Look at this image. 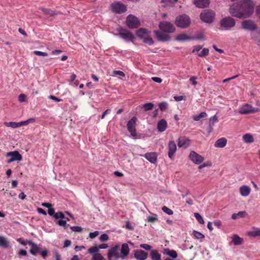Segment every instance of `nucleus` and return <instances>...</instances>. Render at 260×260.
Segmentation results:
<instances>
[{"instance_id": "1", "label": "nucleus", "mask_w": 260, "mask_h": 260, "mask_svg": "<svg viewBox=\"0 0 260 260\" xmlns=\"http://www.w3.org/2000/svg\"><path fill=\"white\" fill-rule=\"evenodd\" d=\"M254 4L252 0H241L230 6V13L235 17L242 19L249 17L253 13Z\"/></svg>"}, {"instance_id": "2", "label": "nucleus", "mask_w": 260, "mask_h": 260, "mask_svg": "<svg viewBox=\"0 0 260 260\" xmlns=\"http://www.w3.org/2000/svg\"><path fill=\"white\" fill-rule=\"evenodd\" d=\"M158 27L160 30H155L154 33L157 39L161 42L170 40L171 36L168 34L174 32L176 29L172 23L166 21H160L158 24Z\"/></svg>"}, {"instance_id": "3", "label": "nucleus", "mask_w": 260, "mask_h": 260, "mask_svg": "<svg viewBox=\"0 0 260 260\" xmlns=\"http://www.w3.org/2000/svg\"><path fill=\"white\" fill-rule=\"evenodd\" d=\"M137 35L143 40L144 43L151 46L153 44L154 41L150 36V31L146 28H141L137 30Z\"/></svg>"}, {"instance_id": "4", "label": "nucleus", "mask_w": 260, "mask_h": 260, "mask_svg": "<svg viewBox=\"0 0 260 260\" xmlns=\"http://www.w3.org/2000/svg\"><path fill=\"white\" fill-rule=\"evenodd\" d=\"M190 19L186 14H182L176 17L175 20L176 25L181 28H186L190 24Z\"/></svg>"}, {"instance_id": "5", "label": "nucleus", "mask_w": 260, "mask_h": 260, "mask_svg": "<svg viewBox=\"0 0 260 260\" xmlns=\"http://www.w3.org/2000/svg\"><path fill=\"white\" fill-rule=\"evenodd\" d=\"M215 13L211 10H204L201 13L200 17L201 19L206 23H210L213 21Z\"/></svg>"}, {"instance_id": "6", "label": "nucleus", "mask_w": 260, "mask_h": 260, "mask_svg": "<svg viewBox=\"0 0 260 260\" xmlns=\"http://www.w3.org/2000/svg\"><path fill=\"white\" fill-rule=\"evenodd\" d=\"M117 30L118 32L117 35L119 36L121 38L125 41L131 40L135 38L132 32L126 29L122 28V27H119L117 29Z\"/></svg>"}, {"instance_id": "7", "label": "nucleus", "mask_w": 260, "mask_h": 260, "mask_svg": "<svg viewBox=\"0 0 260 260\" xmlns=\"http://www.w3.org/2000/svg\"><path fill=\"white\" fill-rule=\"evenodd\" d=\"M111 11L116 14H122L127 11L126 6L120 2H114L111 5Z\"/></svg>"}, {"instance_id": "8", "label": "nucleus", "mask_w": 260, "mask_h": 260, "mask_svg": "<svg viewBox=\"0 0 260 260\" xmlns=\"http://www.w3.org/2000/svg\"><path fill=\"white\" fill-rule=\"evenodd\" d=\"M7 159L6 162L10 164L15 161H20L22 159V155L17 151H13L7 152L6 154Z\"/></svg>"}, {"instance_id": "9", "label": "nucleus", "mask_w": 260, "mask_h": 260, "mask_svg": "<svg viewBox=\"0 0 260 260\" xmlns=\"http://www.w3.org/2000/svg\"><path fill=\"white\" fill-rule=\"evenodd\" d=\"M220 23L223 29L229 30L235 25L236 22L233 18L226 17L221 19Z\"/></svg>"}, {"instance_id": "10", "label": "nucleus", "mask_w": 260, "mask_h": 260, "mask_svg": "<svg viewBox=\"0 0 260 260\" xmlns=\"http://www.w3.org/2000/svg\"><path fill=\"white\" fill-rule=\"evenodd\" d=\"M137 120V118L136 117H133L128 121L127 124V130L134 139L137 138V135L136 129Z\"/></svg>"}, {"instance_id": "11", "label": "nucleus", "mask_w": 260, "mask_h": 260, "mask_svg": "<svg viewBox=\"0 0 260 260\" xmlns=\"http://www.w3.org/2000/svg\"><path fill=\"white\" fill-rule=\"evenodd\" d=\"M126 23L130 28H138L140 25V22L138 18L132 15H129L126 17Z\"/></svg>"}, {"instance_id": "12", "label": "nucleus", "mask_w": 260, "mask_h": 260, "mask_svg": "<svg viewBox=\"0 0 260 260\" xmlns=\"http://www.w3.org/2000/svg\"><path fill=\"white\" fill-rule=\"evenodd\" d=\"M119 246L117 245L109 249L107 254L109 260H117L120 257L119 254Z\"/></svg>"}, {"instance_id": "13", "label": "nucleus", "mask_w": 260, "mask_h": 260, "mask_svg": "<svg viewBox=\"0 0 260 260\" xmlns=\"http://www.w3.org/2000/svg\"><path fill=\"white\" fill-rule=\"evenodd\" d=\"M258 111L257 108H254L250 105L246 104L240 108L239 113L242 114H247L255 113Z\"/></svg>"}, {"instance_id": "14", "label": "nucleus", "mask_w": 260, "mask_h": 260, "mask_svg": "<svg viewBox=\"0 0 260 260\" xmlns=\"http://www.w3.org/2000/svg\"><path fill=\"white\" fill-rule=\"evenodd\" d=\"M189 159L196 164H200L204 160V157L202 155L198 154L194 151H191L189 155Z\"/></svg>"}, {"instance_id": "15", "label": "nucleus", "mask_w": 260, "mask_h": 260, "mask_svg": "<svg viewBox=\"0 0 260 260\" xmlns=\"http://www.w3.org/2000/svg\"><path fill=\"white\" fill-rule=\"evenodd\" d=\"M241 25L243 29L253 31L257 28L256 25L251 20H246L242 21Z\"/></svg>"}, {"instance_id": "16", "label": "nucleus", "mask_w": 260, "mask_h": 260, "mask_svg": "<svg viewBox=\"0 0 260 260\" xmlns=\"http://www.w3.org/2000/svg\"><path fill=\"white\" fill-rule=\"evenodd\" d=\"M168 156L170 158L173 159L174 155L177 150V146L176 143L173 141H170L168 143Z\"/></svg>"}, {"instance_id": "17", "label": "nucleus", "mask_w": 260, "mask_h": 260, "mask_svg": "<svg viewBox=\"0 0 260 260\" xmlns=\"http://www.w3.org/2000/svg\"><path fill=\"white\" fill-rule=\"evenodd\" d=\"M134 257L139 260H145L148 256V254L145 251L141 249H137L134 251Z\"/></svg>"}, {"instance_id": "18", "label": "nucleus", "mask_w": 260, "mask_h": 260, "mask_svg": "<svg viewBox=\"0 0 260 260\" xmlns=\"http://www.w3.org/2000/svg\"><path fill=\"white\" fill-rule=\"evenodd\" d=\"M193 4L200 8H205L209 7L210 0H194Z\"/></svg>"}, {"instance_id": "19", "label": "nucleus", "mask_w": 260, "mask_h": 260, "mask_svg": "<svg viewBox=\"0 0 260 260\" xmlns=\"http://www.w3.org/2000/svg\"><path fill=\"white\" fill-rule=\"evenodd\" d=\"M144 156L151 163L155 164L157 161V155L155 152L146 153Z\"/></svg>"}, {"instance_id": "20", "label": "nucleus", "mask_w": 260, "mask_h": 260, "mask_svg": "<svg viewBox=\"0 0 260 260\" xmlns=\"http://www.w3.org/2000/svg\"><path fill=\"white\" fill-rule=\"evenodd\" d=\"M28 245L31 246L29 252L34 255H36L40 249L39 246L32 241H29L28 242Z\"/></svg>"}, {"instance_id": "21", "label": "nucleus", "mask_w": 260, "mask_h": 260, "mask_svg": "<svg viewBox=\"0 0 260 260\" xmlns=\"http://www.w3.org/2000/svg\"><path fill=\"white\" fill-rule=\"evenodd\" d=\"M120 252V258L123 259L128 255L129 252V249L127 244L124 243L122 245Z\"/></svg>"}, {"instance_id": "22", "label": "nucleus", "mask_w": 260, "mask_h": 260, "mask_svg": "<svg viewBox=\"0 0 260 260\" xmlns=\"http://www.w3.org/2000/svg\"><path fill=\"white\" fill-rule=\"evenodd\" d=\"M167 127V122L165 119H162L158 122L157 127L159 132H164L166 129Z\"/></svg>"}, {"instance_id": "23", "label": "nucleus", "mask_w": 260, "mask_h": 260, "mask_svg": "<svg viewBox=\"0 0 260 260\" xmlns=\"http://www.w3.org/2000/svg\"><path fill=\"white\" fill-rule=\"evenodd\" d=\"M176 40L178 41H186L193 40V37L189 36L185 33H181L177 36Z\"/></svg>"}, {"instance_id": "24", "label": "nucleus", "mask_w": 260, "mask_h": 260, "mask_svg": "<svg viewBox=\"0 0 260 260\" xmlns=\"http://www.w3.org/2000/svg\"><path fill=\"white\" fill-rule=\"evenodd\" d=\"M251 38L260 47V29L257 32H252L250 34Z\"/></svg>"}, {"instance_id": "25", "label": "nucleus", "mask_w": 260, "mask_h": 260, "mask_svg": "<svg viewBox=\"0 0 260 260\" xmlns=\"http://www.w3.org/2000/svg\"><path fill=\"white\" fill-rule=\"evenodd\" d=\"M239 190L240 193L242 196L247 197L249 194L251 189L247 185H243L240 187Z\"/></svg>"}, {"instance_id": "26", "label": "nucleus", "mask_w": 260, "mask_h": 260, "mask_svg": "<svg viewBox=\"0 0 260 260\" xmlns=\"http://www.w3.org/2000/svg\"><path fill=\"white\" fill-rule=\"evenodd\" d=\"M227 143V140L224 138H221L219 139H218L215 143V147L217 148H223L224 147Z\"/></svg>"}, {"instance_id": "27", "label": "nucleus", "mask_w": 260, "mask_h": 260, "mask_svg": "<svg viewBox=\"0 0 260 260\" xmlns=\"http://www.w3.org/2000/svg\"><path fill=\"white\" fill-rule=\"evenodd\" d=\"M189 140L185 137H180L178 140V146L179 147H182L186 144H188Z\"/></svg>"}, {"instance_id": "28", "label": "nucleus", "mask_w": 260, "mask_h": 260, "mask_svg": "<svg viewBox=\"0 0 260 260\" xmlns=\"http://www.w3.org/2000/svg\"><path fill=\"white\" fill-rule=\"evenodd\" d=\"M39 9L41 10L46 15L53 16L57 15V13L50 9L40 8Z\"/></svg>"}, {"instance_id": "29", "label": "nucleus", "mask_w": 260, "mask_h": 260, "mask_svg": "<svg viewBox=\"0 0 260 260\" xmlns=\"http://www.w3.org/2000/svg\"><path fill=\"white\" fill-rule=\"evenodd\" d=\"M232 242L235 245H239L242 244L243 239L237 235H235L233 237Z\"/></svg>"}, {"instance_id": "30", "label": "nucleus", "mask_w": 260, "mask_h": 260, "mask_svg": "<svg viewBox=\"0 0 260 260\" xmlns=\"http://www.w3.org/2000/svg\"><path fill=\"white\" fill-rule=\"evenodd\" d=\"M152 260H161V255L156 250H152L150 253Z\"/></svg>"}, {"instance_id": "31", "label": "nucleus", "mask_w": 260, "mask_h": 260, "mask_svg": "<svg viewBox=\"0 0 260 260\" xmlns=\"http://www.w3.org/2000/svg\"><path fill=\"white\" fill-rule=\"evenodd\" d=\"M164 253L169 255L170 257L175 258L177 257V253L174 250H170L169 248H166L164 249Z\"/></svg>"}, {"instance_id": "32", "label": "nucleus", "mask_w": 260, "mask_h": 260, "mask_svg": "<svg viewBox=\"0 0 260 260\" xmlns=\"http://www.w3.org/2000/svg\"><path fill=\"white\" fill-rule=\"evenodd\" d=\"M243 141L247 143H250L254 141L252 135L249 134H246L243 136Z\"/></svg>"}, {"instance_id": "33", "label": "nucleus", "mask_w": 260, "mask_h": 260, "mask_svg": "<svg viewBox=\"0 0 260 260\" xmlns=\"http://www.w3.org/2000/svg\"><path fill=\"white\" fill-rule=\"evenodd\" d=\"M9 246V242L6 238L0 236V246L4 248H8Z\"/></svg>"}, {"instance_id": "34", "label": "nucleus", "mask_w": 260, "mask_h": 260, "mask_svg": "<svg viewBox=\"0 0 260 260\" xmlns=\"http://www.w3.org/2000/svg\"><path fill=\"white\" fill-rule=\"evenodd\" d=\"M35 121V119L33 118H29L25 121H23L18 122V126L20 127L23 125H26L30 123H33Z\"/></svg>"}, {"instance_id": "35", "label": "nucleus", "mask_w": 260, "mask_h": 260, "mask_svg": "<svg viewBox=\"0 0 260 260\" xmlns=\"http://www.w3.org/2000/svg\"><path fill=\"white\" fill-rule=\"evenodd\" d=\"M246 214L245 211H240L238 213H234L232 215L233 219H236L238 217H243Z\"/></svg>"}, {"instance_id": "36", "label": "nucleus", "mask_w": 260, "mask_h": 260, "mask_svg": "<svg viewBox=\"0 0 260 260\" xmlns=\"http://www.w3.org/2000/svg\"><path fill=\"white\" fill-rule=\"evenodd\" d=\"M142 107L145 111H147L153 109L154 104L152 103H147L143 104Z\"/></svg>"}, {"instance_id": "37", "label": "nucleus", "mask_w": 260, "mask_h": 260, "mask_svg": "<svg viewBox=\"0 0 260 260\" xmlns=\"http://www.w3.org/2000/svg\"><path fill=\"white\" fill-rule=\"evenodd\" d=\"M207 113L205 112H201L199 115L194 116L193 119L194 121H199L201 118L206 117L207 116Z\"/></svg>"}, {"instance_id": "38", "label": "nucleus", "mask_w": 260, "mask_h": 260, "mask_svg": "<svg viewBox=\"0 0 260 260\" xmlns=\"http://www.w3.org/2000/svg\"><path fill=\"white\" fill-rule=\"evenodd\" d=\"M209 54V49L207 48H204L201 51L198 53V55L200 57H204Z\"/></svg>"}, {"instance_id": "39", "label": "nucleus", "mask_w": 260, "mask_h": 260, "mask_svg": "<svg viewBox=\"0 0 260 260\" xmlns=\"http://www.w3.org/2000/svg\"><path fill=\"white\" fill-rule=\"evenodd\" d=\"M193 235L194 238L197 239H203L205 237V236L203 234H202L200 232H197L196 231H193Z\"/></svg>"}, {"instance_id": "40", "label": "nucleus", "mask_w": 260, "mask_h": 260, "mask_svg": "<svg viewBox=\"0 0 260 260\" xmlns=\"http://www.w3.org/2000/svg\"><path fill=\"white\" fill-rule=\"evenodd\" d=\"M5 125L7 126L11 127L12 128L19 127L18 122H5Z\"/></svg>"}, {"instance_id": "41", "label": "nucleus", "mask_w": 260, "mask_h": 260, "mask_svg": "<svg viewBox=\"0 0 260 260\" xmlns=\"http://www.w3.org/2000/svg\"><path fill=\"white\" fill-rule=\"evenodd\" d=\"M194 216L200 223H204V221L203 217L199 213H194Z\"/></svg>"}, {"instance_id": "42", "label": "nucleus", "mask_w": 260, "mask_h": 260, "mask_svg": "<svg viewBox=\"0 0 260 260\" xmlns=\"http://www.w3.org/2000/svg\"><path fill=\"white\" fill-rule=\"evenodd\" d=\"M158 106L161 111H165L167 109L168 104L166 102H161L159 104Z\"/></svg>"}, {"instance_id": "43", "label": "nucleus", "mask_w": 260, "mask_h": 260, "mask_svg": "<svg viewBox=\"0 0 260 260\" xmlns=\"http://www.w3.org/2000/svg\"><path fill=\"white\" fill-rule=\"evenodd\" d=\"M248 235L251 237H256L260 236V230L250 232H249Z\"/></svg>"}, {"instance_id": "44", "label": "nucleus", "mask_w": 260, "mask_h": 260, "mask_svg": "<svg viewBox=\"0 0 260 260\" xmlns=\"http://www.w3.org/2000/svg\"><path fill=\"white\" fill-rule=\"evenodd\" d=\"M162 210L168 215H172L173 214V211L166 206L162 207Z\"/></svg>"}, {"instance_id": "45", "label": "nucleus", "mask_w": 260, "mask_h": 260, "mask_svg": "<svg viewBox=\"0 0 260 260\" xmlns=\"http://www.w3.org/2000/svg\"><path fill=\"white\" fill-rule=\"evenodd\" d=\"M104 257L100 253H94L92 257V260H103Z\"/></svg>"}, {"instance_id": "46", "label": "nucleus", "mask_w": 260, "mask_h": 260, "mask_svg": "<svg viewBox=\"0 0 260 260\" xmlns=\"http://www.w3.org/2000/svg\"><path fill=\"white\" fill-rule=\"evenodd\" d=\"M160 3L162 4V6L164 7L170 6L173 3L172 0H161Z\"/></svg>"}, {"instance_id": "47", "label": "nucleus", "mask_w": 260, "mask_h": 260, "mask_svg": "<svg viewBox=\"0 0 260 260\" xmlns=\"http://www.w3.org/2000/svg\"><path fill=\"white\" fill-rule=\"evenodd\" d=\"M99 251V248L97 246H94L93 247H90L88 249V252L89 253H98L97 252Z\"/></svg>"}, {"instance_id": "48", "label": "nucleus", "mask_w": 260, "mask_h": 260, "mask_svg": "<svg viewBox=\"0 0 260 260\" xmlns=\"http://www.w3.org/2000/svg\"><path fill=\"white\" fill-rule=\"evenodd\" d=\"M71 229L73 232H81L82 231V228L79 226H73L71 227Z\"/></svg>"}, {"instance_id": "49", "label": "nucleus", "mask_w": 260, "mask_h": 260, "mask_svg": "<svg viewBox=\"0 0 260 260\" xmlns=\"http://www.w3.org/2000/svg\"><path fill=\"white\" fill-rule=\"evenodd\" d=\"M54 218L55 219H58V218L63 219V218H64V215L62 212H59L55 213V215H54Z\"/></svg>"}, {"instance_id": "50", "label": "nucleus", "mask_w": 260, "mask_h": 260, "mask_svg": "<svg viewBox=\"0 0 260 260\" xmlns=\"http://www.w3.org/2000/svg\"><path fill=\"white\" fill-rule=\"evenodd\" d=\"M34 53L35 55H39V56H48V54L46 52H44L40 51H34Z\"/></svg>"}, {"instance_id": "51", "label": "nucleus", "mask_w": 260, "mask_h": 260, "mask_svg": "<svg viewBox=\"0 0 260 260\" xmlns=\"http://www.w3.org/2000/svg\"><path fill=\"white\" fill-rule=\"evenodd\" d=\"M109 237L106 234H103L101 235L100 237V240L101 241L105 242L108 240Z\"/></svg>"}, {"instance_id": "52", "label": "nucleus", "mask_w": 260, "mask_h": 260, "mask_svg": "<svg viewBox=\"0 0 260 260\" xmlns=\"http://www.w3.org/2000/svg\"><path fill=\"white\" fill-rule=\"evenodd\" d=\"M157 220V216L155 215V216H149L147 218L148 222H154Z\"/></svg>"}, {"instance_id": "53", "label": "nucleus", "mask_w": 260, "mask_h": 260, "mask_svg": "<svg viewBox=\"0 0 260 260\" xmlns=\"http://www.w3.org/2000/svg\"><path fill=\"white\" fill-rule=\"evenodd\" d=\"M26 95L24 94L21 93L18 96L19 102L22 103L25 101Z\"/></svg>"}, {"instance_id": "54", "label": "nucleus", "mask_w": 260, "mask_h": 260, "mask_svg": "<svg viewBox=\"0 0 260 260\" xmlns=\"http://www.w3.org/2000/svg\"><path fill=\"white\" fill-rule=\"evenodd\" d=\"M141 248H144L147 250H149L151 248V246L147 244H141L140 245Z\"/></svg>"}, {"instance_id": "55", "label": "nucleus", "mask_w": 260, "mask_h": 260, "mask_svg": "<svg viewBox=\"0 0 260 260\" xmlns=\"http://www.w3.org/2000/svg\"><path fill=\"white\" fill-rule=\"evenodd\" d=\"M194 39L198 40H204V35L202 33H199V34H197V35L196 36V37L195 38L193 37V40H194Z\"/></svg>"}, {"instance_id": "56", "label": "nucleus", "mask_w": 260, "mask_h": 260, "mask_svg": "<svg viewBox=\"0 0 260 260\" xmlns=\"http://www.w3.org/2000/svg\"><path fill=\"white\" fill-rule=\"evenodd\" d=\"M99 234V232L98 231H95L94 232H92V233H90L89 234V237L91 238V239H93L94 238H95L96 237H97Z\"/></svg>"}, {"instance_id": "57", "label": "nucleus", "mask_w": 260, "mask_h": 260, "mask_svg": "<svg viewBox=\"0 0 260 260\" xmlns=\"http://www.w3.org/2000/svg\"><path fill=\"white\" fill-rule=\"evenodd\" d=\"M57 223L59 226L64 227L67 225V221L63 220H59L57 222Z\"/></svg>"}, {"instance_id": "58", "label": "nucleus", "mask_w": 260, "mask_h": 260, "mask_svg": "<svg viewBox=\"0 0 260 260\" xmlns=\"http://www.w3.org/2000/svg\"><path fill=\"white\" fill-rule=\"evenodd\" d=\"M197 79V77L195 76H192L190 78L189 81L192 82V84L196 86L197 84V82L196 81V80Z\"/></svg>"}, {"instance_id": "59", "label": "nucleus", "mask_w": 260, "mask_h": 260, "mask_svg": "<svg viewBox=\"0 0 260 260\" xmlns=\"http://www.w3.org/2000/svg\"><path fill=\"white\" fill-rule=\"evenodd\" d=\"M48 213L50 216H53L54 217V215H55L54 209L52 208H50L48 209Z\"/></svg>"}, {"instance_id": "60", "label": "nucleus", "mask_w": 260, "mask_h": 260, "mask_svg": "<svg viewBox=\"0 0 260 260\" xmlns=\"http://www.w3.org/2000/svg\"><path fill=\"white\" fill-rule=\"evenodd\" d=\"M113 73L115 75H119V76H120L122 77H124L125 76L124 73L121 71H119V70L114 71L113 72Z\"/></svg>"}, {"instance_id": "61", "label": "nucleus", "mask_w": 260, "mask_h": 260, "mask_svg": "<svg viewBox=\"0 0 260 260\" xmlns=\"http://www.w3.org/2000/svg\"><path fill=\"white\" fill-rule=\"evenodd\" d=\"M30 240H28V241H23L21 238H19L18 240H17V241L20 243L21 244H22V245H26L27 244H28V242Z\"/></svg>"}, {"instance_id": "62", "label": "nucleus", "mask_w": 260, "mask_h": 260, "mask_svg": "<svg viewBox=\"0 0 260 260\" xmlns=\"http://www.w3.org/2000/svg\"><path fill=\"white\" fill-rule=\"evenodd\" d=\"M18 254L21 256H26L27 251L25 249H21L18 251Z\"/></svg>"}, {"instance_id": "63", "label": "nucleus", "mask_w": 260, "mask_h": 260, "mask_svg": "<svg viewBox=\"0 0 260 260\" xmlns=\"http://www.w3.org/2000/svg\"><path fill=\"white\" fill-rule=\"evenodd\" d=\"M152 80L156 83H160L162 82V79L160 78L157 77H154L152 78Z\"/></svg>"}, {"instance_id": "64", "label": "nucleus", "mask_w": 260, "mask_h": 260, "mask_svg": "<svg viewBox=\"0 0 260 260\" xmlns=\"http://www.w3.org/2000/svg\"><path fill=\"white\" fill-rule=\"evenodd\" d=\"M255 13L257 17L260 19V5L256 7Z\"/></svg>"}]
</instances>
